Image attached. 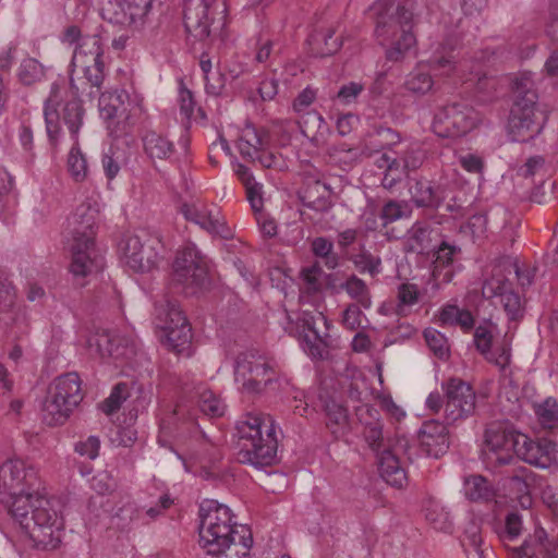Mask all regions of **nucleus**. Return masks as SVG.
Masks as SVG:
<instances>
[{
	"label": "nucleus",
	"instance_id": "nucleus-44",
	"mask_svg": "<svg viewBox=\"0 0 558 558\" xmlns=\"http://www.w3.org/2000/svg\"><path fill=\"white\" fill-rule=\"evenodd\" d=\"M418 288L414 283L404 282L398 287L396 316H405L410 313V307L418 302Z\"/></svg>",
	"mask_w": 558,
	"mask_h": 558
},
{
	"label": "nucleus",
	"instance_id": "nucleus-11",
	"mask_svg": "<svg viewBox=\"0 0 558 558\" xmlns=\"http://www.w3.org/2000/svg\"><path fill=\"white\" fill-rule=\"evenodd\" d=\"M274 371L255 350L241 352L234 362V378L247 392H259L271 381Z\"/></svg>",
	"mask_w": 558,
	"mask_h": 558
},
{
	"label": "nucleus",
	"instance_id": "nucleus-62",
	"mask_svg": "<svg viewBox=\"0 0 558 558\" xmlns=\"http://www.w3.org/2000/svg\"><path fill=\"white\" fill-rule=\"evenodd\" d=\"M412 211L408 202L388 201L386 202V223L403 217L410 216Z\"/></svg>",
	"mask_w": 558,
	"mask_h": 558
},
{
	"label": "nucleus",
	"instance_id": "nucleus-48",
	"mask_svg": "<svg viewBox=\"0 0 558 558\" xmlns=\"http://www.w3.org/2000/svg\"><path fill=\"white\" fill-rule=\"evenodd\" d=\"M340 287L364 308L371 306L367 286L355 275L350 276Z\"/></svg>",
	"mask_w": 558,
	"mask_h": 558
},
{
	"label": "nucleus",
	"instance_id": "nucleus-45",
	"mask_svg": "<svg viewBox=\"0 0 558 558\" xmlns=\"http://www.w3.org/2000/svg\"><path fill=\"white\" fill-rule=\"evenodd\" d=\"M347 258L352 262L355 268L362 274L367 272L371 276H375L380 272V256L373 255L364 245L361 246L357 254H351Z\"/></svg>",
	"mask_w": 558,
	"mask_h": 558
},
{
	"label": "nucleus",
	"instance_id": "nucleus-57",
	"mask_svg": "<svg viewBox=\"0 0 558 558\" xmlns=\"http://www.w3.org/2000/svg\"><path fill=\"white\" fill-rule=\"evenodd\" d=\"M363 90L364 85L362 83L349 82L339 88L335 99L342 105H351L356 101Z\"/></svg>",
	"mask_w": 558,
	"mask_h": 558
},
{
	"label": "nucleus",
	"instance_id": "nucleus-14",
	"mask_svg": "<svg viewBox=\"0 0 558 558\" xmlns=\"http://www.w3.org/2000/svg\"><path fill=\"white\" fill-rule=\"evenodd\" d=\"M445 393V420L447 424H454L465 420L475 411L476 395L470 384L458 377H451L441 383Z\"/></svg>",
	"mask_w": 558,
	"mask_h": 558
},
{
	"label": "nucleus",
	"instance_id": "nucleus-47",
	"mask_svg": "<svg viewBox=\"0 0 558 558\" xmlns=\"http://www.w3.org/2000/svg\"><path fill=\"white\" fill-rule=\"evenodd\" d=\"M68 170L73 180L76 182H83L87 178V160L82 154L77 141H74V144L69 153Z\"/></svg>",
	"mask_w": 558,
	"mask_h": 558
},
{
	"label": "nucleus",
	"instance_id": "nucleus-34",
	"mask_svg": "<svg viewBox=\"0 0 558 558\" xmlns=\"http://www.w3.org/2000/svg\"><path fill=\"white\" fill-rule=\"evenodd\" d=\"M97 97L99 112L105 120H112L125 113L124 100L128 94L124 90L100 92Z\"/></svg>",
	"mask_w": 558,
	"mask_h": 558
},
{
	"label": "nucleus",
	"instance_id": "nucleus-7",
	"mask_svg": "<svg viewBox=\"0 0 558 558\" xmlns=\"http://www.w3.org/2000/svg\"><path fill=\"white\" fill-rule=\"evenodd\" d=\"M82 400L78 374L71 372L58 376L49 385L43 402L44 420L48 425H62Z\"/></svg>",
	"mask_w": 558,
	"mask_h": 558
},
{
	"label": "nucleus",
	"instance_id": "nucleus-15",
	"mask_svg": "<svg viewBox=\"0 0 558 558\" xmlns=\"http://www.w3.org/2000/svg\"><path fill=\"white\" fill-rule=\"evenodd\" d=\"M519 434L508 430L501 424H492L485 432L482 449L484 460L492 466L510 464L517 456Z\"/></svg>",
	"mask_w": 558,
	"mask_h": 558
},
{
	"label": "nucleus",
	"instance_id": "nucleus-37",
	"mask_svg": "<svg viewBox=\"0 0 558 558\" xmlns=\"http://www.w3.org/2000/svg\"><path fill=\"white\" fill-rule=\"evenodd\" d=\"M424 514L428 524L440 532H451L452 521L446 508L435 499H427L424 504Z\"/></svg>",
	"mask_w": 558,
	"mask_h": 558
},
{
	"label": "nucleus",
	"instance_id": "nucleus-1",
	"mask_svg": "<svg viewBox=\"0 0 558 558\" xmlns=\"http://www.w3.org/2000/svg\"><path fill=\"white\" fill-rule=\"evenodd\" d=\"M36 470L22 460L0 466V502L20 523L38 549H54L61 543L63 520L51 500L38 495Z\"/></svg>",
	"mask_w": 558,
	"mask_h": 558
},
{
	"label": "nucleus",
	"instance_id": "nucleus-24",
	"mask_svg": "<svg viewBox=\"0 0 558 558\" xmlns=\"http://www.w3.org/2000/svg\"><path fill=\"white\" fill-rule=\"evenodd\" d=\"M424 158V151L413 147L410 142L407 148L395 150L393 157L386 154V180L392 171H398L401 168L400 175L391 177L386 189H391L397 181L401 180V175H405L408 171L417 169L423 163Z\"/></svg>",
	"mask_w": 558,
	"mask_h": 558
},
{
	"label": "nucleus",
	"instance_id": "nucleus-32",
	"mask_svg": "<svg viewBox=\"0 0 558 558\" xmlns=\"http://www.w3.org/2000/svg\"><path fill=\"white\" fill-rule=\"evenodd\" d=\"M463 493L473 502H489L495 499L496 492L488 480L482 475H470L464 478Z\"/></svg>",
	"mask_w": 558,
	"mask_h": 558
},
{
	"label": "nucleus",
	"instance_id": "nucleus-12",
	"mask_svg": "<svg viewBox=\"0 0 558 558\" xmlns=\"http://www.w3.org/2000/svg\"><path fill=\"white\" fill-rule=\"evenodd\" d=\"M85 110L80 99H72L68 101L61 113L56 109L52 95L46 100L44 117L46 122V132L51 146L56 147L61 136L60 121H62L69 129L74 141H77L80 128L83 124Z\"/></svg>",
	"mask_w": 558,
	"mask_h": 558
},
{
	"label": "nucleus",
	"instance_id": "nucleus-3",
	"mask_svg": "<svg viewBox=\"0 0 558 558\" xmlns=\"http://www.w3.org/2000/svg\"><path fill=\"white\" fill-rule=\"evenodd\" d=\"M240 450L238 460L257 469L277 460L278 439L275 421L269 414L248 413L236 424Z\"/></svg>",
	"mask_w": 558,
	"mask_h": 558
},
{
	"label": "nucleus",
	"instance_id": "nucleus-26",
	"mask_svg": "<svg viewBox=\"0 0 558 558\" xmlns=\"http://www.w3.org/2000/svg\"><path fill=\"white\" fill-rule=\"evenodd\" d=\"M97 210L89 203L80 204L69 217L73 241L94 243Z\"/></svg>",
	"mask_w": 558,
	"mask_h": 558
},
{
	"label": "nucleus",
	"instance_id": "nucleus-36",
	"mask_svg": "<svg viewBox=\"0 0 558 558\" xmlns=\"http://www.w3.org/2000/svg\"><path fill=\"white\" fill-rule=\"evenodd\" d=\"M535 474L526 468L515 469L513 474L506 477V486L518 498H522L521 504L525 501L529 504L531 499L529 497L530 486L534 482Z\"/></svg>",
	"mask_w": 558,
	"mask_h": 558
},
{
	"label": "nucleus",
	"instance_id": "nucleus-20",
	"mask_svg": "<svg viewBox=\"0 0 558 558\" xmlns=\"http://www.w3.org/2000/svg\"><path fill=\"white\" fill-rule=\"evenodd\" d=\"M160 0H108L102 7V15L110 23L131 25L145 17L154 3Z\"/></svg>",
	"mask_w": 558,
	"mask_h": 558
},
{
	"label": "nucleus",
	"instance_id": "nucleus-38",
	"mask_svg": "<svg viewBox=\"0 0 558 558\" xmlns=\"http://www.w3.org/2000/svg\"><path fill=\"white\" fill-rule=\"evenodd\" d=\"M438 235L439 233L428 226L415 225L409 238L410 250L418 254H427L434 250L433 242Z\"/></svg>",
	"mask_w": 558,
	"mask_h": 558
},
{
	"label": "nucleus",
	"instance_id": "nucleus-22",
	"mask_svg": "<svg viewBox=\"0 0 558 558\" xmlns=\"http://www.w3.org/2000/svg\"><path fill=\"white\" fill-rule=\"evenodd\" d=\"M418 441L422 451L432 458L442 457L450 447V436L445 424L437 420L425 421L418 429Z\"/></svg>",
	"mask_w": 558,
	"mask_h": 558
},
{
	"label": "nucleus",
	"instance_id": "nucleus-19",
	"mask_svg": "<svg viewBox=\"0 0 558 558\" xmlns=\"http://www.w3.org/2000/svg\"><path fill=\"white\" fill-rule=\"evenodd\" d=\"M180 213L187 221L194 222L213 235H218L222 239H230L232 236V231L220 216V213L209 209L201 202L183 203L180 207Z\"/></svg>",
	"mask_w": 558,
	"mask_h": 558
},
{
	"label": "nucleus",
	"instance_id": "nucleus-27",
	"mask_svg": "<svg viewBox=\"0 0 558 558\" xmlns=\"http://www.w3.org/2000/svg\"><path fill=\"white\" fill-rule=\"evenodd\" d=\"M494 56V52L488 50L481 51V57L475 58L476 63L471 66L469 77L465 83L475 89L478 94L481 101H487L497 89L498 81L494 76H488L485 71L482 70L478 62L489 61Z\"/></svg>",
	"mask_w": 558,
	"mask_h": 558
},
{
	"label": "nucleus",
	"instance_id": "nucleus-17",
	"mask_svg": "<svg viewBox=\"0 0 558 558\" xmlns=\"http://www.w3.org/2000/svg\"><path fill=\"white\" fill-rule=\"evenodd\" d=\"M298 326L302 332L305 351L313 359H326L330 345L326 317L322 313L312 315L304 312L298 320Z\"/></svg>",
	"mask_w": 558,
	"mask_h": 558
},
{
	"label": "nucleus",
	"instance_id": "nucleus-55",
	"mask_svg": "<svg viewBox=\"0 0 558 558\" xmlns=\"http://www.w3.org/2000/svg\"><path fill=\"white\" fill-rule=\"evenodd\" d=\"M430 69L441 75H450L456 70V58L450 52H436L429 61Z\"/></svg>",
	"mask_w": 558,
	"mask_h": 558
},
{
	"label": "nucleus",
	"instance_id": "nucleus-42",
	"mask_svg": "<svg viewBox=\"0 0 558 558\" xmlns=\"http://www.w3.org/2000/svg\"><path fill=\"white\" fill-rule=\"evenodd\" d=\"M341 386L353 401L362 400L363 393L367 390L366 380L362 372L356 367L345 368Z\"/></svg>",
	"mask_w": 558,
	"mask_h": 558
},
{
	"label": "nucleus",
	"instance_id": "nucleus-58",
	"mask_svg": "<svg viewBox=\"0 0 558 558\" xmlns=\"http://www.w3.org/2000/svg\"><path fill=\"white\" fill-rule=\"evenodd\" d=\"M74 449L81 457L94 460L99 454L100 440L97 436H89L85 440L77 441Z\"/></svg>",
	"mask_w": 558,
	"mask_h": 558
},
{
	"label": "nucleus",
	"instance_id": "nucleus-59",
	"mask_svg": "<svg viewBox=\"0 0 558 558\" xmlns=\"http://www.w3.org/2000/svg\"><path fill=\"white\" fill-rule=\"evenodd\" d=\"M485 215L488 219L489 228L496 230L504 229L510 218V213L501 205L492 207Z\"/></svg>",
	"mask_w": 558,
	"mask_h": 558
},
{
	"label": "nucleus",
	"instance_id": "nucleus-18",
	"mask_svg": "<svg viewBox=\"0 0 558 558\" xmlns=\"http://www.w3.org/2000/svg\"><path fill=\"white\" fill-rule=\"evenodd\" d=\"M482 294L485 299H497L507 317L519 322L524 316V301L512 288V283L500 277H492L483 283Z\"/></svg>",
	"mask_w": 558,
	"mask_h": 558
},
{
	"label": "nucleus",
	"instance_id": "nucleus-53",
	"mask_svg": "<svg viewBox=\"0 0 558 558\" xmlns=\"http://www.w3.org/2000/svg\"><path fill=\"white\" fill-rule=\"evenodd\" d=\"M333 34H335L333 31L328 29L326 33H318L316 35H313L312 40L316 41V43L324 41V47L323 48H314L313 47L312 52L315 56H318L322 58L336 53L340 49L341 43L339 41L338 38H333Z\"/></svg>",
	"mask_w": 558,
	"mask_h": 558
},
{
	"label": "nucleus",
	"instance_id": "nucleus-33",
	"mask_svg": "<svg viewBox=\"0 0 558 558\" xmlns=\"http://www.w3.org/2000/svg\"><path fill=\"white\" fill-rule=\"evenodd\" d=\"M143 146L145 154L151 160H167L175 150L174 144L171 141L155 131L146 132L143 136Z\"/></svg>",
	"mask_w": 558,
	"mask_h": 558
},
{
	"label": "nucleus",
	"instance_id": "nucleus-4",
	"mask_svg": "<svg viewBox=\"0 0 558 558\" xmlns=\"http://www.w3.org/2000/svg\"><path fill=\"white\" fill-rule=\"evenodd\" d=\"M533 80L522 74L513 81L515 99L508 118V133L513 142H529L543 130L547 116L537 105Z\"/></svg>",
	"mask_w": 558,
	"mask_h": 558
},
{
	"label": "nucleus",
	"instance_id": "nucleus-8",
	"mask_svg": "<svg viewBox=\"0 0 558 558\" xmlns=\"http://www.w3.org/2000/svg\"><path fill=\"white\" fill-rule=\"evenodd\" d=\"M171 283L186 295H195L210 284L207 258L193 243L178 251L172 265Z\"/></svg>",
	"mask_w": 558,
	"mask_h": 558
},
{
	"label": "nucleus",
	"instance_id": "nucleus-16",
	"mask_svg": "<svg viewBox=\"0 0 558 558\" xmlns=\"http://www.w3.org/2000/svg\"><path fill=\"white\" fill-rule=\"evenodd\" d=\"M477 121V112L472 107L464 102H451L435 116L434 128L440 136L459 137L472 131Z\"/></svg>",
	"mask_w": 558,
	"mask_h": 558
},
{
	"label": "nucleus",
	"instance_id": "nucleus-21",
	"mask_svg": "<svg viewBox=\"0 0 558 558\" xmlns=\"http://www.w3.org/2000/svg\"><path fill=\"white\" fill-rule=\"evenodd\" d=\"M519 441L517 457L524 462L547 469L556 461L558 452L556 442L546 438L532 440L524 434H519Z\"/></svg>",
	"mask_w": 558,
	"mask_h": 558
},
{
	"label": "nucleus",
	"instance_id": "nucleus-28",
	"mask_svg": "<svg viewBox=\"0 0 558 558\" xmlns=\"http://www.w3.org/2000/svg\"><path fill=\"white\" fill-rule=\"evenodd\" d=\"M269 147V133L264 128H256L251 123L242 129L238 148L242 158L255 161V156Z\"/></svg>",
	"mask_w": 558,
	"mask_h": 558
},
{
	"label": "nucleus",
	"instance_id": "nucleus-2",
	"mask_svg": "<svg viewBox=\"0 0 558 558\" xmlns=\"http://www.w3.org/2000/svg\"><path fill=\"white\" fill-rule=\"evenodd\" d=\"M199 537L207 549L204 558H250L253 545L246 525L231 524L230 509L214 500L201 505Z\"/></svg>",
	"mask_w": 558,
	"mask_h": 558
},
{
	"label": "nucleus",
	"instance_id": "nucleus-61",
	"mask_svg": "<svg viewBox=\"0 0 558 558\" xmlns=\"http://www.w3.org/2000/svg\"><path fill=\"white\" fill-rule=\"evenodd\" d=\"M326 415L328 417V425H343L347 422V409L335 400H329L325 405Z\"/></svg>",
	"mask_w": 558,
	"mask_h": 558
},
{
	"label": "nucleus",
	"instance_id": "nucleus-46",
	"mask_svg": "<svg viewBox=\"0 0 558 558\" xmlns=\"http://www.w3.org/2000/svg\"><path fill=\"white\" fill-rule=\"evenodd\" d=\"M534 411L539 424L547 429H554L558 426V402L548 397L541 403L534 404Z\"/></svg>",
	"mask_w": 558,
	"mask_h": 558
},
{
	"label": "nucleus",
	"instance_id": "nucleus-39",
	"mask_svg": "<svg viewBox=\"0 0 558 558\" xmlns=\"http://www.w3.org/2000/svg\"><path fill=\"white\" fill-rule=\"evenodd\" d=\"M77 58L85 61H94L95 59H104V48L101 38L98 35L83 36L76 46L72 63L77 62Z\"/></svg>",
	"mask_w": 558,
	"mask_h": 558
},
{
	"label": "nucleus",
	"instance_id": "nucleus-30",
	"mask_svg": "<svg viewBox=\"0 0 558 558\" xmlns=\"http://www.w3.org/2000/svg\"><path fill=\"white\" fill-rule=\"evenodd\" d=\"M514 558H538L543 555L549 558L550 544L547 532L538 526L530 534L519 547L512 549Z\"/></svg>",
	"mask_w": 558,
	"mask_h": 558
},
{
	"label": "nucleus",
	"instance_id": "nucleus-9",
	"mask_svg": "<svg viewBox=\"0 0 558 558\" xmlns=\"http://www.w3.org/2000/svg\"><path fill=\"white\" fill-rule=\"evenodd\" d=\"M395 8L390 14L389 24L386 27L393 32L391 46L386 49V60L400 61L416 45V37L413 33L414 19L417 15V0H386V14Z\"/></svg>",
	"mask_w": 558,
	"mask_h": 558
},
{
	"label": "nucleus",
	"instance_id": "nucleus-25",
	"mask_svg": "<svg viewBox=\"0 0 558 558\" xmlns=\"http://www.w3.org/2000/svg\"><path fill=\"white\" fill-rule=\"evenodd\" d=\"M101 268L102 259L95 251V243L73 241L70 271L75 278H85Z\"/></svg>",
	"mask_w": 558,
	"mask_h": 558
},
{
	"label": "nucleus",
	"instance_id": "nucleus-13",
	"mask_svg": "<svg viewBox=\"0 0 558 558\" xmlns=\"http://www.w3.org/2000/svg\"><path fill=\"white\" fill-rule=\"evenodd\" d=\"M121 248L125 263L136 272H148L161 260L162 244L158 238L148 234L128 236L121 243Z\"/></svg>",
	"mask_w": 558,
	"mask_h": 558
},
{
	"label": "nucleus",
	"instance_id": "nucleus-31",
	"mask_svg": "<svg viewBox=\"0 0 558 558\" xmlns=\"http://www.w3.org/2000/svg\"><path fill=\"white\" fill-rule=\"evenodd\" d=\"M72 65L83 71L85 84L89 85L90 88L87 95L90 98H96L101 92L106 77V64L104 59L85 61L77 58V62L72 63Z\"/></svg>",
	"mask_w": 558,
	"mask_h": 558
},
{
	"label": "nucleus",
	"instance_id": "nucleus-10",
	"mask_svg": "<svg viewBox=\"0 0 558 558\" xmlns=\"http://www.w3.org/2000/svg\"><path fill=\"white\" fill-rule=\"evenodd\" d=\"M159 327L165 331L166 345L177 354L190 355L192 329L175 302L166 301L156 307Z\"/></svg>",
	"mask_w": 558,
	"mask_h": 558
},
{
	"label": "nucleus",
	"instance_id": "nucleus-41",
	"mask_svg": "<svg viewBox=\"0 0 558 558\" xmlns=\"http://www.w3.org/2000/svg\"><path fill=\"white\" fill-rule=\"evenodd\" d=\"M173 505V499L170 497L169 494H162L158 497V500L155 506H144L143 509H137L133 507L132 505H128L121 509V513H128L130 512L131 520L133 519H144V515L148 517L150 520L157 519L159 515H161L165 510L169 509Z\"/></svg>",
	"mask_w": 558,
	"mask_h": 558
},
{
	"label": "nucleus",
	"instance_id": "nucleus-64",
	"mask_svg": "<svg viewBox=\"0 0 558 558\" xmlns=\"http://www.w3.org/2000/svg\"><path fill=\"white\" fill-rule=\"evenodd\" d=\"M485 359L488 362L494 363L501 371H504L510 364V360H511L510 348L506 344H504L501 347H497L494 351L490 350L489 353L487 355H485Z\"/></svg>",
	"mask_w": 558,
	"mask_h": 558
},
{
	"label": "nucleus",
	"instance_id": "nucleus-29",
	"mask_svg": "<svg viewBox=\"0 0 558 558\" xmlns=\"http://www.w3.org/2000/svg\"><path fill=\"white\" fill-rule=\"evenodd\" d=\"M432 251L434 252L435 257L433 260V279L444 283L450 282L453 278L451 265L453 263V257L460 253V247L441 240L439 243L435 244V247Z\"/></svg>",
	"mask_w": 558,
	"mask_h": 558
},
{
	"label": "nucleus",
	"instance_id": "nucleus-56",
	"mask_svg": "<svg viewBox=\"0 0 558 558\" xmlns=\"http://www.w3.org/2000/svg\"><path fill=\"white\" fill-rule=\"evenodd\" d=\"M276 43L269 37L258 36L256 41V53L254 60L258 63L266 64L271 62L272 58L279 52L275 50Z\"/></svg>",
	"mask_w": 558,
	"mask_h": 558
},
{
	"label": "nucleus",
	"instance_id": "nucleus-50",
	"mask_svg": "<svg viewBox=\"0 0 558 558\" xmlns=\"http://www.w3.org/2000/svg\"><path fill=\"white\" fill-rule=\"evenodd\" d=\"M433 78L429 73L422 69L412 71L405 81V87L413 94L424 95L433 87Z\"/></svg>",
	"mask_w": 558,
	"mask_h": 558
},
{
	"label": "nucleus",
	"instance_id": "nucleus-49",
	"mask_svg": "<svg viewBox=\"0 0 558 558\" xmlns=\"http://www.w3.org/2000/svg\"><path fill=\"white\" fill-rule=\"evenodd\" d=\"M425 341L430 349V351L439 359V360H448L450 356V349L448 339L440 331L434 328H427L424 330Z\"/></svg>",
	"mask_w": 558,
	"mask_h": 558
},
{
	"label": "nucleus",
	"instance_id": "nucleus-63",
	"mask_svg": "<svg viewBox=\"0 0 558 558\" xmlns=\"http://www.w3.org/2000/svg\"><path fill=\"white\" fill-rule=\"evenodd\" d=\"M377 218L384 219V207L376 208L373 204H368L362 215V221L366 232L377 230Z\"/></svg>",
	"mask_w": 558,
	"mask_h": 558
},
{
	"label": "nucleus",
	"instance_id": "nucleus-51",
	"mask_svg": "<svg viewBox=\"0 0 558 558\" xmlns=\"http://www.w3.org/2000/svg\"><path fill=\"white\" fill-rule=\"evenodd\" d=\"M333 243L324 236L315 238L312 241V252L315 256L325 259V265L329 269L338 266V255L332 252Z\"/></svg>",
	"mask_w": 558,
	"mask_h": 558
},
{
	"label": "nucleus",
	"instance_id": "nucleus-6",
	"mask_svg": "<svg viewBox=\"0 0 558 558\" xmlns=\"http://www.w3.org/2000/svg\"><path fill=\"white\" fill-rule=\"evenodd\" d=\"M183 23L187 36L195 40L222 37L227 25L226 0H184Z\"/></svg>",
	"mask_w": 558,
	"mask_h": 558
},
{
	"label": "nucleus",
	"instance_id": "nucleus-40",
	"mask_svg": "<svg viewBox=\"0 0 558 558\" xmlns=\"http://www.w3.org/2000/svg\"><path fill=\"white\" fill-rule=\"evenodd\" d=\"M439 322L442 325L460 326L469 331L474 326V318L470 311L461 310L457 305L447 304L439 313Z\"/></svg>",
	"mask_w": 558,
	"mask_h": 558
},
{
	"label": "nucleus",
	"instance_id": "nucleus-43",
	"mask_svg": "<svg viewBox=\"0 0 558 558\" xmlns=\"http://www.w3.org/2000/svg\"><path fill=\"white\" fill-rule=\"evenodd\" d=\"M197 404L199 411L210 417H220L226 410L222 400L207 388L197 390Z\"/></svg>",
	"mask_w": 558,
	"mask_h": 558
},
{
	"label": "nucleus",
	"instance_id": "nucleus-54",
	"mask_svg": "<svg viewBox=\"0 0 558 558\" xmlns=\"http://www.w3.org/2000/svg\"><path fill=\"white\" fill-rule=\"evenodd\" d=\"M128 397V385L125 383L117 384L110 396L101 403V410L106 414H112L118 411L122 402Z\"/></svg>",
	"mask_w": 558,
	"mask_h": 558
},
{
	"label": "nucleus",
	"instance_id": "nucleus-5",
	"mask_svg": "<svg viewBox=\"0 0 558 558\" xmlns=\"http://www.w3.org/2000/svg\"><path fill=\"white\" fill-rule=\"evenodd\" d=\"M407 417L403 408L396 404L389 395H386V420L397 423L395 437L386 438V485L402 490L409 485L405 463L411 461L409 453L410 441L402 427Z\"/></svg>",
	"mask_w": 558,
	"mask_h": 558
},
{
	"label": "nucleus",
	"instance_id": "nucleus-35",
	"mask_svg": "<svg viewBox=\"0 0 558 558\" xmlns=\"http://www.w3.org/2000/svg\"><path fill=\"white\" fill-rule=\"evenodd\" d=\"M412 199L417 207L437 208L444 201L440 186H433L428 181H416L411 187Z\"/></svg>",
	"mask_w": 558,
	"mask_h": 558
},
{
	"label": "nucleus",
	"instance_id": "nucleus-60",
	"mask_svg": "<svg viewBox=\"0 0 558 558\" xmlns=\"http://www.w3.org/2000/svg\"><path fill=\"white\" fill-rule=\"evenodd\" d=\"M493 336L487 326L480 325L474 331V344L482 355H487L492 350Z\"/></svg>",
	"mask_w": 558,
	"mask_h": 558
},
{
	"label": "nucleus",
	"instance_id": "nucleus-23",
	"mask_svg": "<svg viewBox=\"0 0 558 558\" xmlns=\"http://www.w3.org/2000/svg\"><path fill=\"white\" fill-rule=\"evenodd\" d=\"M360 417L365 425V428H364L365 440L376 457L378 475H379V477H384V471H383L384 451L381 450L383 427L379 422L380 413L373 405L365 404L360 409Z\"/></svg>",
	"mask_w": 558,
	"mask_h": 558
},
{
	"label": "nucleus",
	"instance_id": "nucleus-52",
	"mask_svg": "<svg viewBox=\"0 0 558 558\" xmlns=\"http://www.w3.org/2000/svg\"><path fill=\"white\" fill-rule=\"evenodd\" d=\"M44 76L43 65L33 58L23 60L19 70V78L24 85H32Z\"/></svg>",
	"mask_w": 558,
	"mask_h": 558
}]
</instances>
